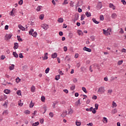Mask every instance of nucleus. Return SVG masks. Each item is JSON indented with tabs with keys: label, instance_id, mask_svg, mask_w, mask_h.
<instances>
[{
	"label": "nucleus",
	"instance_id": "1",
	"mask_svg": "<svg viewBox=\"0 0 126 126\" xmlns=\"http://www.w3.org/2000/svg\"><path fill=\"white\" fill-rule=\"evenodd\" d=\"M33 32H34V29H31L30 31L29 32V35H31L32 36H33V37H34V38H36L37 37V32H34L33 33Z\"/></svg>",
	"mask_w": 126,
	"mask_h": 126
},
{
	"label": "nucleus",
	"instance_id": "2",
	"mask_svg": "<svg viewBox=\"0 0 126 126\" xmlns=\"http://www.w3.org/2000/svg\"><path fill=\"white\" fill-rule=\"evenodd\" d=\"M11 37H12V34L11 33H9L8 34H6L5 35V40H6V41H7V40H9V39H10Z\"/></svg>",
	"mask_w": 126,
	"mask_h": 126
},
{
	"label": "nucleus",
	"instance_id": "3",
	"mask_svg": "<svg viewBox=\"0 0 126 126\" xmlns=\"http://www.w3.org/2000/svg\"><path fill=\"white\" fill-rule=\"evenodd\" d=\"M79 18V14H78V13H77L75 14L74 22H75V21L78 20Z\"/></svg>",
	"mask_w": 126,
	"mask_h": 126
},
{
	"label": "nucleus",
	"instance_id": "4",
	"mask_svg": "<svg viewBox=\"0 0 126 126\" xmlns=\"http://www.w3.org/2000/svg\"><path fill=\"white\" fill-rule=\"evenodd\" d=\"M41 27H42V28H43V29H44L45 30H47L48 29V25L46 24H42Z\"/></svg>",
	"mask_w": 126,
	"mask_h": 126
},
{
	"label": "nucleus",
	"instance_id": "5",
	"mask_svg": "<svg viewBox=\"0 0 126 126\" xmlns=\"http://www.w3.org/2000/svg\"><path fill=\"white\" fill-rule=\"evenodd\" d=\"M97 92H100V93H104V87H100L98 90L97 91Z\"/></svg>",
	"mask_w": 126,
	"mask_h": 126
},
{
	"label": "nucleus",
	"instance_id": "6",
	"mask_svg": "<svg viewBox=\"0 0 126 126\" xmlns=\"http://www.w3.org/2000/svg\"><path fill=\"white\" fill-rule=\"evenodd\" d=\"M66 115H67V111H63V114H61V117H63V118H64L65 117H66Z\"/></svg>",
	"mask_w": 126,
	"mask_h": 126
},
{
	"label": "nucleus",
	"instance_id": "7",
	"mask_svg": "<svg viewBox=\"0 0 126 126\" xmlns=\"http://www.w3.org/2000/svg\"><path fill=\"white\" fill-rule=\"evenodd\" d=\"M83 50L84 51H86L87 52H89V53H91V51H92L91 49L88 48L85 46L83 48Z\"/></svg>",
	"mask_w": 126,
	"mask_h": 126
},
{
	"label": "nucleus",
	"instance_id": "8",
	"mask_svg": "<svg viewBox=\"0 0 126 126\" xmlns=\"http://www.w3.org/2000/svg\"><path fill=\"white\" fill-rule=\"evenodd\" d=\"M90 109V112H92L93 114H96V110L93 109V107H91Z\"/></svg>",
	"mask_w": 126,
	"mask_h": 126
},
{
	"label": "nucleus",
	"instance_id": "9",
	"mask_svg": "<svg viewBox=\"0 0 126 126\" xmlns=\"http://www.w3.org/2000/svg\"><path fill=\"white\" fill-rule=\"evenodd\" d=\"M102 2H99L96 7L97 8H98V9H101V8H102Z\"/></svg>",
	"mask_w": 126,
	"mask_h": 126
},
{
	"label": "nucleus",
	"instance_id": "10",
	"mask_svg": "<svg viewBox=\"0 0 126 126\" xmlns=\"http://www.w3.org/2000/svg\"><path fill=\"white\" fill-rule=\"evenodd\" d=\"M14 46L13 47V49H14V50H16L17 49H18V47H19L18 45V43L15 42L14 43Z\"/></svg>",
	"mask_w": 126,
	"mask_h": 126
},
{
	"label": "nucleus",
	"instance_id": "11",
	"mask_svg": "<svg viewBox=\"0 0 126 126\" xmlns=\"http://www.w3.org/2000/svg\"><path fill=\"white\" fill-rule=\"evenodd\" d=\"M58 57V54L57 53H54L52 54L51 57L52 59H56Z\"/></svg>",
	"mask_w": 126,
	"mask_h": 126
},
{
	"label": "nucleus",
	"instance_id": "12",
	"mask_svg": "<svg viewBox=\"0 0 126 126\" xmlns=\"http://www.w3.org/2000/svg\"><path fill=\"white\" fill-rule=\"evenodd\" d=\"M18 27L22 31H25V28L23 27L21 25H19Z\"/></svg>",
	"mask_w": 126,
	"mask_h": 126
},
{
	"label": "nucleus",
	"instance_id": "13",
	"mask_svg": "<svg viewBox=\"0 0 126 126\" xmlns=\"http://www.w3.org/2000/svg\"><path fill=\"white\" fill-rule=\"evenodd\" d=\"M118 16L117 15V14L116 13H113L112 15H111V17L112 18H113V19H116V18H117V17Z\"/></svg>",
	"mask_w": 126,
	"mask_h": 126
},
{
	"label": "nucleus",
	"instance_id": "14",
	"mask_svg": "<svg viewBox=\"0 0 126 126\" xmlns=\"http://www.w3.org/2000/svg\"><path fill=\"white\" fill-rule=\"evenodd\" d=\"M109 7H110V8H113V9L114 10H115V9H116V7L115 6H114V4H113L112 3L109 4Z\"/></svg>",
	"mask_w": 126,
	"mask_h": 126
},
{
	"label": "nucleus",
	"instance_id": "15",
	"mask_svg": "<svg viewBox=\"0 0 126 126\" xmlns=\"http://www.w3.org/2000/svg\"><path fill=\"white\" fill-rule=\"evenodd\" d=\"M65 61H67V62H69V61H70V57L69 55H67L65 58Z\"/></svg>",
	"mask_w": 126,
	"mask_h": 126
},
{
	"label": "nucleus",
	"instance_id": "16",
	"mask_svg": "<svg viewBox=\"0 0 126 126\" xmlns=\"http://www.w3.org/2000/svg\"><path fill=\"white\" fill-rule=\"evenodd\" d=\"M92 20L93 22H94V23H95V24H99V23H100V22L97 21V20H96V19L95 18H93Z\"/></svg>",
	"mask_w": 126,
	"mask_h": 126
},
{
	"label": "nucleus",
	"instance_id": "17",
	"mask_svg": "<svg viewBox=\"0 0 126 126\" xmlns=\"http://www.w3.org/2000/svg\"><path fill=\"white\" fill-rule=\"evenodd\" d=\"M4 93H5V94H9L10 93V91L8 89L4 90Z\"/></svg>",
	"mask_w": 126,
	"mask_h": 126
},
{
	"label": "nucleus",
	"instance_id": "18",
	"mask_svg": "<svg viewBox=\"0 0 126 126\" xmlns=\"http://www.w3.org/2000/svg\"><path fill=\"white\" fill-rule=\"evenodd\" d=\"M87 17H90V16H91V13L88 12V11H87L85 13Z\"/></svg>",
	"mask_w": 126,
	"mask_h": 126
},
{
	"label": "nucleus",
	"instance_id": "19",
	"mask_svg": "<svg viewBox=\"0 0 126 126\" xmlns=\"http://www.w3.org/2000/svg\"><path fill=\"white\" fill-rule=\"evenodd\" d=\"M17 38L19 42H23V40H22V38H20V36L17 35Z\"/></svg>",
	"mask_w": 126,
	"mask_h": 126
},
{
	"label": "nucleus",
	"instance_id": "20",
	"mask_svg": "<svg viewBox=\"0 0 126 126\" xmlns=\"http://www.w3.org/2000/svg\"><path fill=\"white\" fill-rule=\"evenodd\" d=\"M44 57H43V60H48V53L44 54Z\"/></svg>",
	"mask_w": 126,
	"mask_h": 126
},
{
	"label": "nucleus",
	"instance_id": "21",
	"mask_svg": "<svg viewBox=\"0 0 126 126\" xmlns=\"http://www.w3.org/2000/svg\"><path fill=\"white\" fill-rule=\"evenodd\" d=\"M13 55L14 57V58H18V54L16 53V52H13Z\"/></svg>",
	"mask_w": 126,
	"mask_h": 126
},
{
	"label": "nucleus",
	"instance_id": "22",
	"mask_svg": "<svg viewBox=\"0 0 126 126\" xmlns=\"http://www.w3.org/2000/svg\"><path fill=\"white\" fill-rule=\"evenodd\" d=\"M24 113L26 115H30L31 112L29 110H26L24 111Z\"/></svg>",
	"mask_w": 126,
	"mask_h": 126
},
{
	"label": "nucleus",
	"instance_id": "23",
	"mask_svg": "<svg viewBox=\"0 0 126 126\" xmlns=\"http://www.w3.org/2000/svg\"><path fill=\"white\" fill-rule=\"evenodd\" d=\"M58 21L60 23H63V19L62 18H59L58 20Z\"/></svg>",
	"mask_w": 126,
	"mask_h": 126
},
{
	"label": "nucleus",
	"instance_id": "24",
	"mask_svg": "<svg viewBox=\"0 0 126 126\" xmlns=\"http://www.w3.org/2000/svg\"><path fill=\"white\" fill-rule=\"evenodd\" d=\"M112 92H113L112 90H108L107 92V95H112Z\"/></svg>",
	"mask_w": 126,
	"mask_h": 126
},
{
	"label": "nucleus",
	"instance_id": "25",
	"mask_svg": "<svg viewBox=\"0 0 126 126\" xmlns=\"http://www.w3.org/2000/svg\"><path fill=\"white\" fill-rule=\"evenodd\" d=\"M9 69L10 70H13V69H14V64H12L11 66H10Z\"/></svg>",
	"mask_w": 126,
	"mask_h": 126
},
{
	"label": "nucleus",
	"instance_id": "26",
	"mask_svg": "<svg viewBox=\"0 0 126 126\" xmlns=\"http://www.w3.org/2000/svg\"><path fill=\"white\" fill-rule=\"evenodd\" d=\"M103 120L104 124H107V123H108V119H107V118L103 117Z\"/></svg>",
	"mask_w": 126,
	"mask_h": 126
},
{
	"label": "nucleus",
	"instance_id": "27",
	"mask_svg": "<svg viewBox=\"0 0 126 126\" xmlns=\"http://www.w3.org/2000/svg\"><path fill=\"white\" fill-rule=\"evenodd\" d=\"M111 113H112V114H113V115H114V114H116V113H118V111L116 109H114L112 110Z\"/></svg>",
	"mask_w": 126,
	"mask_h": 126
},
{
	"label": "nucleus",
	"instance_id": "28",
	"mask_svg": "<svg viewBox=\"0 0 126 126\" xmlns=\"http://www.w3.org/2000/svg\"><path fill=\"white\" fill-rule=\"evenodd\" d=\"M75 105L76 106H78L79 105H80V99H79L78 101L75 103Z\"/></svg>",
	"mask_w": 126,
	"mask_h": 126
},
{
	"label": "nucleus",
	"instance_id": "29",
	"mask_svg": "<svg viewBox=\"0 0 126 126\" xmlns=\"http://www.w3.org/2000/svg\"><path fill=\"white\" fill-rule=\"evenodd\" d=\"M40 124V122H35V123H33L32 124V126H39Z\"/></svg>",
	"mask_w": 126,
	"mask_h": 126
},
{
	"label": "nucleus",
	"instance_id": "30",
	"mask_svg": "<svg viewBox=\"0 0 126 126\" xmlns=\"http://www.w3.org/2000/svg\"><path fill=\"white\" fill-rule=\"evenodd\" d=\"M123 60H120V61H119L118 63H117V64L118 65H121V64H123Z\"/></svg>",
	"mask_w": 126,
	"mask_h": 126
},
{
	"label": "nucleus",
	"instance_id": "31",
	"mask_svg": "<svg viewBox=\"0 0 126 126\" xmlns=\"http://www.w3.org/2000/svg\"><path fill=\"white\" fill-rule=\"evenodd\" d=\"M84 18H85V15L82 14L81 17V21H82L84 20Z\"/></svg>",
	"mask_w": 126,
	"mask_h": 126
},
{
	"label": "nucleus",
	"instance_id": "32",
	"mask_svg": "<svg viewBox=\"0 0 126 126\" xmlns=\"http://www.w3.org/2000/svg\"><path fill=\"white\" fill-rule=\"evenodd\" d=\"M31 89L32 92H35V86H32L31 88Z\"/></svg>",
	"mask_w": 126,
	"mask_h": 126
},
{
	"label": "nucleus",
	"instance_id": "33",
	"mask_svg": "<svg viewBox=\"0 0 126 126\" xmlns=\"http://www.w3.org/2000/svg\"><path fill=\"white\" fill-rule=\"evenodd\" d=\"M72 113H73V110H72V109L70 108V110L68 109V115L72 114Z\"/></svg>",
	"mask_w": 126,
	"mask_h": 126
},
{
	"label": "nucleus",
	"instance_id": "34",
	"mask_svg": "<svg viewBox=\"0 0 126 126\" xmlns=\"http://www.w3.org/2000/svg\"><path fill=\"white\" fill-rule=\"evenodd\" d=\"M78 33L79 35V36L83 35V32H82V31L81 30H78Z\"/></svg>",
	"mask_w": 126,
	"mask_h": 126
},
{
	"label": "nucleus",
	"instance_id": "35",
	"mask_svg": "<svg viewBox=\"0 0 126 126\" xmlns=\"http://www.w3.org/2000/svg\"><path fill=\"white\" fill-rule=\"evenodd\" d=\"M60 77H61V75H57L55 77V80L58 81L59 80V79H60Z\"/></svg>",
	"mask_w": 126,
	"mask_h": 126
},
{
	"label": "nucleus",
	"instance_id": "36",
	"mask_svg": "<svg viewBox=\"0 0 126 126\" xmlns=\"http://www.w3.org/2000/svg\"><path fill=\"white\" fill-rule=\"evenodd\" d=\"M41 100L42 102H45V100H46V98H45V96L42 95L41 97Z\"/></svg>",
	"mask_w": 126,
	"mask_h": 126
},
{
	"label": "nucleus",
	"instance_id": "37",
	"mask_svg": "<svg viewBox=\"0 0 126 126\" xmlns=\"http://www.w3.org/2000/svg\"><path fill=\"white\" fill-rule=\"evenodd\" d=\"M76 126H81V123H80V122L76 121Z\"/></svg>",
	"mask_w": 126,
	"mask_h": 126
},
{
	"label": "nucleus",
	"instance_id": "38",
	"mask_svg": "<svg viewBox=\"0 0 126 126\" xmlns=\"http://www.w3.org/2000/svg\"><path fill=\"white\" fill-rule=\"evenodd\" d=\"M33 107H34V103L32 101L30 104V108H33Z\"/></svg>",
	"mask_w": 126,
	"mask_h": 126
},
{
	"label": "nucleus",
	"instance_id": "39",
	"mask_svg": "<svg viewBox=\"0 0 126 126\" xmlns=\"http://www.w3.org/2000/svg\"><path fill=\"white\" fill-rule=\"evenodd\" d=\"M21 100H20L18 102V105L20 106V107H22L23 106V103H21Z\"/></svg>",
	"mask_w": 126,
	"mask_h": 126
},
{
	"label": "nucleus",
	"instance_id": "40",
	"mask_svg": "<svg viewBox=\"0 0 126 126\" xmlns=\"http://www.w3.org/2000/svg\"><path fill=\"white\" fill-rule=\"evenodd\" d=\"M39 19H41V20H43V19H44V14L40 15Z\"/></svg>",
	"mask_w": 126,
	"mask_h": 126
},
{
	"label": "nucleus",
	"instance_id": "41",
	"mask_svg": "<svg viewBox=\"0 0 126 126\" xmlns=\"http://www.w3.org/2000/svg\"><path fill=\"white\" fill-rule=\"evenodd\" d=\"M21 79H20L19 78V77H17L16 79V82H17V83H18L19 82H20Z\"/></svg>",
	"mask_w": 126,
	"mask_h": 126
},
{
	"label": "nucleus",
	"instance_id": "42",
	"mask_svg": "<svg viewBox=\"0 0 126 126\" xmlns=\"http://www.w3.org/2000/svg\"><path fill=\"white\" fill-rule=\"evenodd\" d=\"M19 57L20 59H23L24 58V56H23V54L22 53H20Z\"/></svg>",
	"mask_w": 126,
	"mask_h": 126
},
{
	"label": "nucleus",
	"instance_id": "43",
	"mask_svg": "<svg viewBox=\"0 0 126 126\" xmlns=\"http://www.w3.org/2000/svg\"><path fill=\"white\" fill-rule=\"evenodd\" d=\"M41 7H42V6H38V7L36 8L37 11H40V10H41Z\"/></svg>",
	"mask_w": 126,
	"mask_h": 126
},
{
	"label": "nucleus",
	"instance_id": "44",
	"mask_svg": "<svg viewBox=\"0 0 126 126\" xmlns=\"http://www.w3.org/2000/svg\"><path fill=\"white\" fill-rule=\"evenodd\" d=\"M103 34H104V35H106H106H108V34H110V33L108 32H106V30H105L104 29L103 30Z\"/></svg>",
	"mask_w": 126,
	"mask_h": 126
},
{
	"label": "nucleus",
	"instance_id": "45",
	"mask_svg": "<svg viewBox=\"0 0 126 126\" xmlns=\"http://www.w3.org/2000/svg\"><path fill=\"white\" fill-rule=\"evenodd\" d=\"M82 89L83 91L84 92H85V93H87L88 92H87V91H86V88H85V87H82Z\"/></svg>",
	"mask_w": 126,
	"mask_h": 126
},
{
	"label": "nucleus",
	"instance_id": "46",
	"mask_svg": "<svg viewBox=\"0 0 126 126\" xmlns=\"http://www.w3.org/2000/svg\"><path fill=\"white\" fill-rule=\"evenodd\" d=\"M70 89H71V90H72V91L74 90L75 89V85H74L72 86L71 87V88H70Z\"/></svg>",
	"mask_w": 126,
	"mask_h": 126
},
{
	"label": "nucleus",
	"instance_id": "47",
	"mask_svg": "<svg viewBox=\"0 0 126 126\" xmlns=\"http://www.w3.org/2000/svg\"><path fill=\"white\" fill-rule=\"evenodd\" d=\"M17 95H19V96H20L21 95V91L18 90L17 92Z\"/></svg>",
	"mask_w": 126,
	"mask_h": 126
},
{
	"label": "nucleus",
	"instance_id": "48",
	"mask_svg": "<svg viewBox=\"0 0 126 126\" xmlns=\"http://www.w3.org/2000/svg\"><path fill=\"white\" fill-rule=\"evenodd\" d=\"M39 121L41 125H43L44 124V119H40Z\"/></svg>",
	"mask_w": 126,
	"mask_h": 126
},
{
	"label": "nucleus",
	"instance_id": "49",
	"mask_svg": "<svg viewBox=\"0 0 126 126\" xmlns=\"http://www.w3.org/2000/svg\"><path fill=\"white\" fill-rule=\"evenodd\" d=\"M100 20H101L102 21L104 20V16H103V15L100 16Z\"/></svg>",
	"mask_w": 126,
	"mask_h": 126
},
{
	"label": "nucleus",
	"instance_id": "50",
	"mask_svg": "<svg viewBox=\"0 0 126 126\" xmlns=\"http://www.w3.org/2000/svg\"><path fill=\"white\" fill-rule=\"evenodd\" d=\"M49 71H50V68L47 67L45 70V73H49Z\"/></svg>",
	"mask_w": 126,
	"mask_h": 126
},
{
	"label": "nucleus",
	"instance_id": "51",
	"mask_svg": "<svg viewBox=\"0 0 126 126\" xmlns=\"http://www.w3.org/2000/svg\"><path fill=\"white\" fill-rule=\"evenodd\" d=\"M95 108H94V109H95V110H98V107H99V104L95 103Z\"/></svg>",
	"mask_w": 126,
	"mask_h": 126
},
{
	"label": "nucleus",
	"instance_id": "52",
	"mask_svg": "<svg viewBox=\"0 0 126 126\" xmlns=\"http://www.w3.org/2000/svg\"><path fill=\"white\" fill-rule=\"evenodd\" d=\"M68 3V2H67V0H64L63 2V4H67Z\"/></svg>",
	"mask_w": 126,
	"mask_h": 126
},
{
	"label": "nucleus",
	"instance_id": "53",
	"mask_svg": "<svg viewBox=\"0 0 126 126\" xmlns=\"http://www.w3.org/2000/svg\"><path fill=\"white\" fill-rule=\"evenodd\" d=\"M112 106H113V108H114V107H117V103H116V102L113 101L112 103Z\"/></svg>",
	"mask_w": 126,
	"mask_h": 126
},
{
	"label": "nucleus",
	"instance_id": "54",
	"mask_svg": "<svg viewBox=\"0 0 126 126\" xmlns=\"http://www.w3.org/2000/svg\"><path fill=\"white\" fill-rule=\"evenodd\" d=\"M23 4V0H20L19 1V4H20V5H22V4Z\"/></svg>",
	"mask_w": 126,
	"mask_h": 126
},
{
	"label": "nucleus",
	"instance_id": "55",
	"mask_svg": "<svg viewBox=\"0 0 126 126\" xmlns=\"http://www.w3.org/2000/svg\"><path fill=\"white\" fill-rule=\"evenodd\" d=\"M120 33H121V34H124V30L123 29V28L120 29Z\"/></svg>",
	"mask_w": 126,
	"mask_h": 126
},
{
	"label": "nucleus",
	"instance_id": "56",
	"mask_svg": "<svg viewBox=\"0 0 126 126\" xmlns=\"http://www.w3.org/2000/svg\"><path fill=\"white\" fill-rule=\"evenodd\" d=\"M49 116H50L51 118L54 117V113L53 112L49 113Z\"/></svg>",
	"mask_w": 126,
	"mask_h": 126
},
{
	"label": "nucleus",
	"instance_id": "57",
	"mask_svg": "<svg viewBox=\"0 0 126 126\" xmlns=\"http://www.w3.org/2000/svg\"><path fill=\"white\" fill-rule=\"evenodd\" d=\"M73 3H74V2H72V1H70V6H71L72 7H73V6H74V5H73Z\"/></svg>",
	"mask_w": 126,
	"mask_h": 126
},
{
	"label": "nucleus",
	"instance_id": "58",
	"mask_svg": "<svg viewBox=\"0 0 126 126\" xmlns=\"http://www.w3.org/2000/svg\"><path fill=\"white\" fill-rule=\"evenodd\" d=\"M90 39H92V41H94L95 40V37L94 36H91Z\"/></svg>",
	"mask_w": 126,
	"mask_h": 126
},
{
	"label": "nucleus",
	"instance_id": "59",
	"mask_svg": "<svg viewBox=\"0 0 126 126\" xmlns=\"http://www.w3.org/2000/svg\"><path fill=\"white\" fill-rule=\"evenodd\" d=\"M121 52H122V53H126V49H125V48H123V49H122Z\"/></svg>",
	"mask_w": 126,
	"mask_h": 126
},
{
	"label": "nucleus",
	"instance_id": "60",
	"mask_svg": "<svg viewBox=\"0 0 126 126\" xmlns=\"http://www.w3.org/2000/svg\"><path fill=\"white\" fill-rule=\"evenodd\" d=\"M92 99H93L94 100H96L97 99V96L96 95H94L93 97H92Z\"/></svg>",
	"mask_w": 126,
	"mask_h": 126
},
{
	"label": "nucleus",
	"instance_id": "61",
	"mask_svg": "<svg viewBox=\"0 0 126 126\" xmlns=\"http://www.w3.org/2000/svg\"><path fill=\"white\" fill-rule=\"evenodd\" d=\"M121 2H123V4H124V5H125V4H126V0H122Z\"/></svg>",
	"mask_w": 126,
	"mask_h": 126
},
{
	"label": "nucleus",
	"instance_id": "62",
	"mask_svg": "<svg viewBox=\"0 0 126 126\" xmlns=\"http://www.w3.org/2000/svg\"><path fill=\"white\" fill-rule=\"evenodd\" d=\"M78 12H82V9L80 8H78Z\"/></svg>",
	"mask_w": 126,
	"mask_h": 126
},
{
	"label": "nucleus",
	"instance_id": "63",
	"mask_svg": "<svg viewBox=\"0 0 126 126\" xmlns=\"http://www.w3.org/2000/svg\"><path fill=\"white\" fill-rule=\"evenodd\" d=\"M5 58V57H4V56H3V55H1L0 56L1 60H4Z\"/></svg>",
	"mask_w": 126,
	"mask_h": 126
},
{
	"label": "nucleus",
	"instance_id": "64",
	"mask_svg": "<svg viewBox=\"0 0 126 126\" xmlns=\"http://www.w3.org/2000/svg\"><path fill=\"white\" fill-rule=\"evenodd\" d=\"M5 30H8V25H6L4 27Z\"/></svg>",
	"mask_w": 126,
	"mask_h": 126
}]
</instances>
